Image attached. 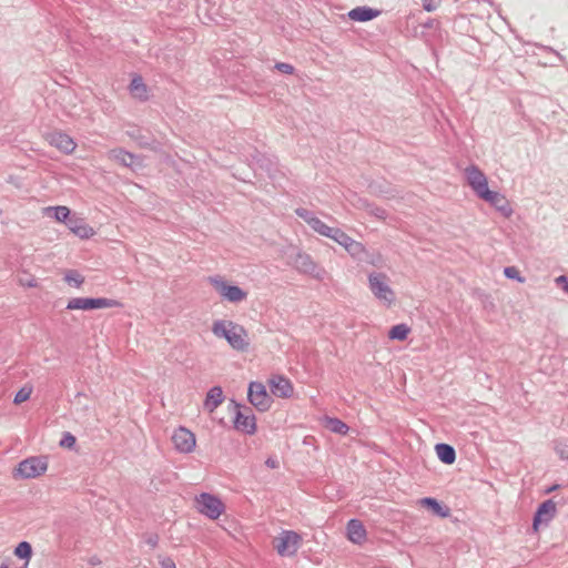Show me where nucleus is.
<instances>
[{"instance_id": "39", "label": "nucleus", "mask_w": 568, "mask_h": 568, "mask_svg": "<svg viewBox=\"0 0 568 568\" xmlns=\"http://www.w3.org/2000/svg\"><path fill=\"white\" fill-rule=\"evenodd\" d=\"M369 190L373 194L379 195V196H386L388 194V191L383 187L379 183H372L369 184Z\"/></svg>"}, {"instance_id": "19", "label": "nucleus", "mask_w": 568, "mask_h": 568, "mask_svg": "<svg viewBox=\"0 0 568 568\" xmlns=\"http://www.w3.org/2000/svg\"><path fill=\"white\" fill-rule=\"evenodd\" d=\"M381 14L379 10L369 7H356L348 12V17L353 21L366 22L373 20Z\"/></svg>"}, {"instance_id": "49", "label": "nucleus", "mask_w": 568, "mask_h": 568, "mask_svg": "<svg viewBox=\"0 0 568 568\" xmlns=\"http://www.w3.org/2000/svg\"><path fill=\"white\" fill-rule=\"evenodd\" d=\"M67 310H71V300L67 303Z\"/></svg>"}, {"instance_id": "21", "label": "nucleus", "mask_w": 568, "mask_h": 568, "mask_svg": "<svg viewBox=\"0 0 568 568\" xmlns=\"http://www.w3.org/2000/svg\"><path fill=\"white\" fill-rule=\"evenodd\" d=\"M108 156L110 160H113L126 168H131L134 163V160L136 159L133 153L123 149H113L109 151Z\"/></svg>"}, {"instance_id": "50", "label": "nucleus", "mask_w": 568, "mask_h": 568, "mask_svg": "<svg viewBox=\"0 0 568 568\" xmlns=\"http://www.w3.org/2000/svg\"><path fill=\"white\" fill-rule=\"evenodd\" d=\"M555 489H557V486H554V487L549 488L548 491H552Z\"/></svg>"}, {"instance_id": "52", "label": "nucleus", "mask_w": 568, "mask_h": 568, "mask_svg": "<svg viewBox=\"0 0 568 568\" xmlns=\"http://www.w3.org/2000/svg\"><path fill=\"white\" fill-rule=\"evenodd\" d=\"M72 443H73V447H74L75 446V437L74 436H73Z\"/></svg>"}, {"instance_id": "10", "label": "nucleus", "mask_w": 568, "mask_h": 568, "mask_svg": "<svg viewBox=\"0 0 568 568\" xmlns=\"http://www.w3.org/2000/svg\"><path fill=\"white\" fill-rule=\"evenodd\" d=\"M465 174L469 186L478 197H481L483 193H485L486 190H489L487 178L478 166H468L465 170Z\"/></svg>"}, {"instance_id": "24", "label": "nucleus", "mask_w": 568, "mask_h": 568, "mask_svg": "<svg viewBox=\"0 0 568 568\" xmlns=\"http://www.w3.org/2000/svg\"><path fill=\"white\" fill-rule=\"evenodd\" d=\"M420 504L442 518L449 515V508L447 506H443L435 498L425 497L420 500Z\"/></svg>"}, {"instance_id": "42", "label": "nucleus", "mask_w": 568, "mask_h": 568, "mask_svg": "<svg viewBox=\"0 0 568 568\" xmlns=\"http://www.w3.org/2000/svg\"><path fill=\"white\" fill-rule=\"evenodd\" d=\"M60 446L64 448H71V433L65 432L63 434V437L60 440Z\"/></svg>"}, {"instance_id": "16", "label": "nucleus", "mask_w": 568, "mask_h": 568, "mask_svg": "<svg viewBox=\"0 0 568 568\" xmlns=\"http://www.w3.org/2000/svg\"><path fill=\"white\" fill-rule=\"evenodd\" d=\"M126 134L134 140L141 148L145 149H154L155 148V139L149 134L144 133L142 129L138 126H132L126 131Z\"/></svg>"}, {"instance_id": "3", "label": "nucleus", "mask_w": 568, "mask_h": 568, "mask_svg": "<svg viewBox=\"0 0 568 568\" xmlns=\"http://www.w3.org/2000/svg\"><path fill=\"white\" fill-rule=\"evenodd\" d=\"M388 276L385 273H371L368 275L369 290L374 296L386 305H392L395 301V293L388 285Z\"/></svg>"}, {"instance_id": "31", "label": "nucleus", "mask_w": 568, "mask_h": 568, "mask_svg": "<svg viewBox=\"0 0 568 568\" xmlns=\"http://www.w3.org/2000/svg\"><path fill=\"white\" fill-rule=\"evenodd\" d=\"M14 555L21 559L29 560L32 555L31 545L28 541H21L14 549Z\"/></svg>"}, {"instance_id": "25", "label": "nucleus", "mask_w": 568, "mask_h": 568, "mask_svg": "<svg viewBox=\"0 0 568 568\" xmlns=\"http://www.w3.org/2000/svg\"><path fill=\"white\" fill-rule=\"evenodd\" d=\"M43 214L48 217L55 219L58 222L67 223L70 210L67 206H48L43 209Z\"/></svg>"}, {"instance_id": "40", "label": "nucleus", "mask_w": 568, "mask_h": 568, "mask_svg": "<svg viewBox=\"0 0 568 568\" xmlns=\"http://www.w3.org/2000/svg\"><path fill=\"white\" fill-rule=\"evenodd\" d=\"M161 568H176L174 560L169 556H159Z\"/></svg>"}, {"instance_id": "18", "label": "nucleus", "mask_w": 568, "mask_h": 568, "mask_svg": "<svg viewBox=\"0 0 568 568\" xmlns=\"http://www.w3.org/2000/svg\"><path fill=\"white\" fill-rule=\"evenodd\" d=\"M47 140L51 145L55 146L58 150L67 154L71 152V138L68 134L62 133L60 131H53L47 134Z\"/></svg>"}, {"instance_id": "43", "label": "nucleus", "mask_w": 568, "mask_h": 568, "mask_svg": "<svg viewBox=\"0 0 568 568\" xmlns=\"http://www.w3.org/2000/svg\"><path fill=\"white\" fill-rule=\"evenodd\" d=\"M354 205L358 209L368 210L372 203L368 202V200L358 197L357 201L354 203Z\"/></svg>"}, {"instance_id": "46", "label": "nucleus", "mask_w": 568, "mask_h": 568, "mask_svg": "<svg viewBox=\"0 0 568 568\" xmlns=\"http://www.w3.org/2000/svg\"><path fill=\"white\" fill-rule=\"evenodd\" d=\"M266 465H267L268 467H271V468H275V467L277 466V463H276L274 459L268 458V459L266 460Z\"/></svg>"}, {"instance_id": "34", "label": "nucleus", "mask_w": 568, "mask_h": 568, "mask_svg": "<svg viewBox=\"0 0 568 568\" xmlns=\"http://www.w3.org/2000/svg\"><path fill=\"white\" fill-rule=\"evenodd\" d=\"M32 393V388L24 386L14 396V404H21L30 398V395Z\"/></svg>"}, {"instance_id": "22", "label": "nucleus", "mask_w": 568, "mask_h": 568, "mask_svg": "<svg viewBox=\"0 0 568 568\" xmlns=\"http://www.w3.org/2000/svg\"><path fill=\"white\" fill-rule=\"evenodd\" d=\"M129 89H130L131 94L134 98H136L141 101L148 100V87L143 82V79L141 75L133 77Z\"/></svg>"}, {"instance_id": "17", "label": "nucleus", "mask_w": 568, "mask_h": 568, "mask_svg": "<svg viewBox=\"0 0 568 568\" xmlns=\"http://www.w3.org/2000/svg\"><path fill=\"white\" fill-rule=\"evenodd\" d=\"M347 537L354 544H362L366 538V530L363 523L358 519H351L347 523Z\"/></svg>"}, {"instance_id": "5", "label": "nucleus", "mask_w": 568, "mask_h": 568, "mask_svg": "<svg viewBox=\"0 0 568 568\" xmlns=\"http://www.w3.org/2000/svg\"><path fill=\"white\" fill-rule=\"evenodd\" d=\"M196 509L210 519H217L225 510L223 501L209 493H202L196 498Z\"/></svg>"}, {"instance_id": "45", "label": "nucleus", "mask_w": 568, "mask_h": 568, "mask_svg": "<svg viewBox=\"0 0 568 568\" xmlns=\"http://www.w3.org/2000/svg\"><path fill=\"white\" fill-rule=\"evenodd\" d=\"M83 281L84 277L80 273L73 271V284L80 286L83 283Z\"/></svg>"}, {"instance_id": "47", "label": "nucleus", "mask_w": 568, "mask_h": 568, "mask_svg": "<svg viewBox=\"0 0 568 568\" xmlns=\"http://www.w3.org/2000/svg\"><path fill=\"white\" fill-rule=\"evenodd\" d=\"M75 398H77L78 403L80 404L81 398L87 399V396H85L84 394H82V393H78V394L75 395Z\"/></svg>"}, {"instance_id": "26", "label": "nucleus", "mask_w": 568, "mask_h": 568, "mask_svg": "<svg viewBox=\"0 0 568 568\" xmlns=\"http://www.w3.org/2000/svg\"><path fill=\"white\" fill-rule=\"evenodd\" d=\"M94 230L80 219H73V235L80 239H89L94 235Z\"/></svg>"}, {"instance_id": "15", "label": "nucleus", "mask_w": 568, "mask_h": 568, "mask_svg": "<svg viewBox=\"0 0 568 568\" xmlns=\"http://www.w3.org/2000/svg\"><path fill=\"white\" fill-rule=\"evenodd\" d=\"M271 392L274 396L287 398L293 393V386L290 379L283 376H274L270 379Z\"/></svg>"}, {"instance_id": "36", "label": "nucleus", "mask_w": 568, "mask_h": 568, "mask_svg": "<svg viewBox=\"0 0 568 568\" xmlns=\"http://www.w3.org/2000/svg\"><path fill=\"white\" fill-rule=\"evenodd\" d=\"M367 212L371 215H373V216H375V217H377L379 220H386V217H387V212L384 209H382V207H379V206H377V205H375L373 203L369 206V209L367 210Z\"/></svg>"}, {"instance_id": "6", "label": "nucleus", "mask_w": 568, "mask_h": 568, "mask_svg": "<svg viewBox=\"0 0 568 568\" xmlns=\"http://www.w3.org/2000/svg\"><path fill=\"white\" fill-rule=\"evenodd\" d=\"M210 283L219 294L231 303H239L247 297V292L237 285H231L221 276L210 277Z\"/></svg>"}, {"instance_id": "13", "label": "nucleus", "mask_w": 568, "mask_h": 568, "mask_svg": "<svg viewBox=\"0 0 568 568\" xmlns=\"http://www.w3.org/2000/svg\"><path fill=\"white\" fill-rule=\"evenodd\" d=\"M480 199L488 202L506 217L510 216L513 213L507 199L499 192L486 190Z\"/></svg>"}, {"instance_id": "7", "label": "nucleus", "mask_w": 568, "mask_h": 568, "mask_svg": "<svg viewBox=\"0 0 568 568\" xmlns=\"http://www.w3.org/2000/svg\"><path fill=\"white\" fill-rule=\"evenodd\" d=\"M247 397L250 403L260 412H266L273 402L266 387L260 382L250 383Z\"/></svg>"}, {"instance_id": "27", "label": "nucleus", "mask_w": 568, "mask_h": 568, "mask_svg": "<svg viewBox=\"0 0 568 568\" xmlns=\"http://www.w3.org/2000/svg\"><path fill=\"white\" fill-rule=\"evenodd\" d=\"M344 248L351 254L352 257L358 261H365L364 255H366L367 252L361 242L352 239V241Z\"/></svg>"}, {"instance_id": "38", "label": "nucleus", "mask_w": 568, "mask_h": 568, "mask_svg": "<svg viewBox=\"0 0 568 568\" xmlns=\"http://www.w3.org/2000/svg\"><path fill=\"white\" fill-rule=\"evenodd\" d=\"M19 283L22 286L33 287L37 285V280L36 277L24 273L21 276H19Z\"/></svg>"}, {"instance_id": "37", "label": "nucleus", "mask_w": 568, "mask_h": 568, "mask_svg": "<svg viewBox=\"0 0 568 568\" xmlns=\"http://www.w3.org/2000/svg\"><path fill=\"white\" fill-rule=\"evenodd\" d=\"M274 69L285 74H293L295 71V68L286 62H276Z\"/></svg>"}, {"instance_id": "41", "label": "nucleus", "mask_w": 568, "mask_h": 568, "mask_svg": "<svg viewBox=\"0 0 568 568\" xmlns=\"http://www.w3.org/2000/svg\"><path fill=\"white\" fill-rule=\"evenodd\" d=\"M439 4L440 0H423V8L428 12L436 10Z\"/></svg>"}, {"instance_id": "44", "label": "nucleus", "mask_w": 568, "mask_h": 568, "mask_svg": "<svg viewBox=\"0 0 568 568\" xmlns=\"http://www.w3.org/2000/svg\"><path fill=\"white\" fill-rule=\"evenodd\" d=\"M557 283L561 284L562 290L568 293V277L565 275L559 276Z\"/></svg>"}, {"instance_id": "32", "label": "nucleus", "mask_w": 568, "mask_h": 568, "mask_svg": "<svg viewBox=\"0 0 568 568\" xmlns=\"http://www.w3.org/2000/svg\"><path fill=\"white\" fill-rule=\"evenodd\" d=\"M331 239L337 242L343 247H345L352 241L351 236H348L344 231L337 227L335 229Z\"/></svg>"}, {"instance_id": "51", "label": "nucleus", "mask_w": 568, "mask_h": 568, "mask_svg": "<svg viewBox=\"0 0 568 568\" xmlns=\"http://www.w3.org/2000/svg\"><path fill=\"white\" fill-rule=\"evenodd\" d=\"M0 568H8V566H7V565H4V564H2V565L0 566Z\"/></svg>"}, {"instance_id": "12", "label": "nucleus", "mask_w": 568, "mask_h": 568, "mask_svg": "<svg viewBox=\"0 0 568 568\" xmlns=\"http://www.w3.org/2000/svg\"><path fill=\"white\" fill-rule=\"evenodd\" d=\"M293 265L301 273L313 275L316 278L321 277L322 270L306 253H297Z\"/></svg>"}, {"instance_id": "29", "label": "nucleus", "mask_w": 568, "mask_h": 568, "mask_svg": "<svg viewBox=\"0 0 568 568\" xmlns=\"http://www.w3.org/2000/svg\"><path fill=\"white\" fill-rule=\"evenodd\" d=\"M409 332L410 328L406 324H397L389 329L388 337L390 339L404 341Z\"/></svg>"}, {"instance_id": "14", "label": "nucleus", "mask_w": 568, "mask_h": 568, "mask_svg": "<svg viewBox=\"0 0 568 568\" xmlns=\"http://www.w3.org/2000/svg\"><path fill=\"white\" fill-rule=\"evenodd\" d=\"M556 514V504L551 500L541 503L534 516V528L538 529L541 523L548 524Z\"/></svg>"}, {"instance_id": "2", "label": "nucleus", "mask_w": 568, "mask_h": 568, "mask_svg": "<svg viewBox=\"0 0 568 568\" xmlns=\"http://www.w3.org/2000/svg\"><path fill=\"white\" fill-rule=\"evenodd\" d=\"M48 469L47 457L32 456L23 459L13 469L14 479H31L43 475Z\"/></svg>"}, {"instance_id": "20", "label": "nucleus", "mask_w": 568, "mask_h": 568, "mask_svg": "<svg viewBox=\"0 0 568 568\" xmlns=\"http://www.w3.org/2000/svg\"><path fill=\"white\" fill-rule=\"evenodd\" d=\"M224 400L223 390L220 386L212 387L204 402V407L210 413L214 412Z\"/></svg>"}, {"instance_id": "48", "label": "nucleus", "mask_w": 568, "mask_h": 568, "mask_svg": "<svg viewBox=\"0 0 568 568\" xmlns=\"http://www.w3.org/2000/svg\"><path fill=\"white\" fill-rule=\"evenodd\" d=\"M64 280H65L68 283H71V273H70V272L65 273V275H64Z\"/></svg>"}, {"instance_id": "9", "label": "nucleus", "mask_w": 568, "mask_h": 568, "mask_svg": "<svg viewBox=\"0 0 568 568\" xmlns=\"http://www.w3.org/2000/svg\"><path fill=\"white\" fill-rule=\"evenodd\" d=\"M116 300L105 297H77L73 298V310L92 311L120 306Z\"/></svg>"}, {"instance_id": "28", "label": "nucleus", "mask_w": 568, "mask_h": 568, "mask_svg": "<svg viewBox=\"0 0 568 568\" xmlns=\"http://www.w3.org/2000/svg\"><path fill=\"white\" fill-rule=\"evenodd\" d=\"M326 428H328L331 432L339 435L347 434L349 427L341 419L335 417H327L325 422Z\"/></svg>"}, {"instance_id": "11", "label": "nucleus", "mask_w": 568, "mask_h": 568, "mask_svg": "<svg viewBox=\"0 0 568 568\" xmlns=\"http://www.w3.org/2000/svg\"><path fill=\"white\" fill-rule=\"evenodd\" d=\"M172 442L178 452L189 454L195 447V435L185 427H179L172 435Z\"/></svg>"}, {"instance_id": "4", "label": "nucleus", "mask_w": 568, "mask_h": 568, "mask_svg": "<svg viewBox=\"0 0 568 568\" xmlns=\"http://www.w3.org/2000/svg\"><path fill=\"white\" fill-rule=\"evenodd\" d=\"M302 542L300 534L293 530H283L273 539V546L280 556H294Z\"/></svg>"}, {"instance_id": "23", "label": "nucleus", "mask_w": 568, "mask_h": 568, "mask_svg": "<svg viewBox=\"0 0 568 568\" xmlns=\"http://www.w3.org/2000/svg\"><path fill=\"white\" fill-rule=\"evenodd\" d=\"M437 456L444 464L450 465L456 459V452L453 446L444 443H439L435 446Z\"/></svg>"}, {"instance_id": "30", "label": "nucleus", "mask_w": 568, "mask_h": 568, "mask_svg": "<svg viewBox=\"0 0 568 568\" xmlns=\"http://www.w3.org/2000/svg\"><path fill=\"white\" fill-rule=\"evenodd\" d=\"M312 229L318 234L331 239L336 227H331L317 219V221L313 222Z\"/></svg>"}, {"instance_id": "8", "label": "nucleus", "mask_w": 568, "mask_h": 568, "mask_svg": "<svg viewBox=\"0 0 568 568\" xmlns=\"http://www.w3.org/2000/svg\"><path fill=\"white\" fill-rule=\"evenodd\" d=\"M236 414L234 418V428L242 433L253 435L256 432V420L248 406L235 405Z\"/></svg>"}, {"instance_id": "33", "label": "nucleus", "mask_w": 568, "mask_h": 568, "mask_svg": "<svg viewBox=\"0 0 568 568\" xmlns=\"http://www.w3.org/2000/svg\"><path fill=\"white\" fill-rule=\"evenodd\" d=\"M295 213L298 217L304 220L311 227L313 226V222L317 221V219H318V217L314 216V214L311 211H308L304 207L296 209Z\"/></svg>"}, {"instance_id": "1", "label": "nucleus", "mask_w": 568, "mask_h": 568, "mask_svg": "<svg viewBox=\"0 0 568 568\" xmlns=\"http://www.w3.org/2000/svg\"><path fill=\"white\" fill-rule=\"evenodd\" d=\"M212 333L219 338H225L235 351L245 352L250 346L247 331L233 321H215L212 325Z\"/></svg>"}, {"instance_id": "35", "label": "nucleus", "mask_w": 568, "mask_h": 568, "mask_svg": "<svg viewBox=\"0 0 568 568\" xmlns=\"http://www.w3.org/2000/svg\"><path fill=\"white\" fill-rule=\"evenodd\" d=\"M504 274L507 278L516 280L519 283H523L525 278L520 275V272L515 266H507L504 270Z\"/></svg>"}]
</instances>
